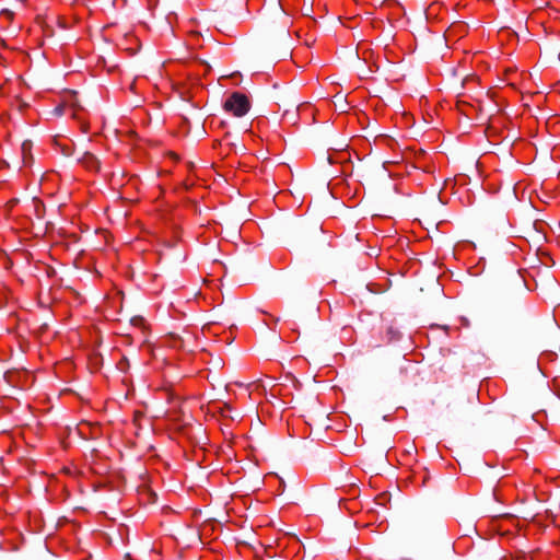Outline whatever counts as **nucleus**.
I'll return each mask as SVG.
<instances>
[{"mask_svg": "<svg viewBox=\"0 0 560 560\" xmlns=\"http://www.w3.org/2000/svg\"><path fill=\"white\" fill-rule=\"evenodd\" d=\"M86 159L89 160V167H92L95 164H97V161L95 160V158L93 155H89Z\"/></svg>", "mask_w": 560, "mask_h": 560, "instance_id": "obj_2", "label": "nucleus"}, {"mask_svg": "<svg viewBox=\"0 0 560 560\" xmlns=\"http://www.w3.org/2000/svg\"><path fill=\"white\" fill-rule=\"evenodd\" d=\"M250 108L248 98L238 92L232 93L224 102V109L236 117H242Z\"/></svg>", "mask_w": 560, "mask_h": 560, "instance_id": "obj_1", "label": "nucleus"}, {"mask_svg": "<svg viewBox=\"0 0 560 560\" xmlns=\"http://www.w3.org/2000/svg\"><path fill=\"white\" fill-rule=\"evenodd\" d=\"M172 346L178 347L182 343V340L177 337H172Z\"/></svg>", "mask_w": 560, "mask_h": 560, "instance_id": "obj_3", "label": "nucleus"}, {"mask_svg": "<svg viewBox=\"0 0 560 560\" xmlns=\"http://www.w3.org/2000/svg\"><path fill=\"white\" fill-rule=\"evenodd\" d=\"M28 148H30V144L27 142H24L23 145H22L23 152H25L26 149H28Z\"/></svg>", "mask_w": 560, "mask_h": 560, "instance_id": "obj_4", "label": "nucleus"}]
</instances>
